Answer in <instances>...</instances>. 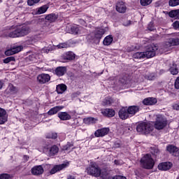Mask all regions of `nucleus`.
Listing matches in <instances>:
<instances>
[{"label": "nucleus", "mask_w": 179, "mask_h": 179, "mask_svg": "<svg viewBox=\"0 0 179 179\" xmlns=\"http://www.w3.org/2000/svg\"><path fill=\"white\" fill-rule=\"evenodd\" d=\"M179 44V39L177 38V39H171V48L172 45H178Z\"/></svg>", "instance_id": "nucleus-45"}, {"label": "nucleus", "mask_w": 179, "mask_h": 179, "mask_svg": "<svg viewBox=\"0 0 179 179\" xmlns=\"http://www.w3.org/2000/svg\"><path fill=\"white\" fill-rule=\"evenodd\" d=\"M177 36H179V34H177Z\"/></svg>", "instance_id": "nucleus-62"}, {"label": "nucleus", "mask_w": 179, "mask_h": 179, "mask_svg": "<svg viewBox=\"0 0 179 179\" xmlns=\"http://www.w3.org/2000/svg\"><path fill=\"white\" fill-rule=\"evenodd\" d=\"M68 179H75V177L73 176L72 175H69Z\"/></svg>", "instance_id": "nucleus-59"}, {"label": "nucleus", "mask_w": 179, "mask_h": 179, "mask_svg": "<svg viewBox=\"0 0 179 179\" xmlns=\"http://www.w3.org/2000/svg\"><path fill=\"white\" fill-rule=\"evenodd\" d=\"M3 87V83H2V81H0V90H2Z\"/></svg>", "instance_id": "nucleus-58"}, {"label": "nucleus", "mask_w": 179, "mask_h": 179, "mask_svg": "<svg viewBox=\"0 0 179 179\" xmlns=\"http://www.w3.org/2000/svg\"><path fill=\"white\" fill-rule=\"evenodd\" d=\"M0 2H2V0H0Z\"/></svg>", "instance_id": "nucleus-61"}, {"label": "nucleus", "mask_w": 179, "mask_h": 179, "mask_svg": "<svg viewBox=\"0 0 179 179\" xmlns=\"http://www.w3.org/2000/svg\"><path fill=\"white\" fill-rule=\"evenodd\" d=\"M62 109H64V106H55V108H52L48 112V115H49L50 116H52V115H55L56 113L59 112V110H62Z\"/></svg>", "instance_id": "nucleus-27"}, {"label": "nucleus", "mask_w": 179, "mask_h": 179, "mask_svg": "<svg viewBox=\"0 0 179 179\" xmlns=\"http://www.w3.org/2000/svg\"><path fill=\"white\" fill-rule=\"evenodd\" d=\"M113 99H112V98H106V99H104L103 101V104L110 105L111 103H113Z\"/></svg>", "instance_id": "nucleus-44"}, {"label": "nucleus", "mask_w": 179, "mask_h": 179, "mask_svg": "<svg viewBox=\"0 0 179 179\" xmlns=\"http://www.w3.org/2000/svg\"><path fill=\"white\" fill-rule=\"evenodd\" d=\"M171 48V39H169L168 42H166L164 45H163L162 48V52H166V51H169Z\"/></svg>", "instance_id": "nucleus-28"}, {"label": "nucleus", "mask_w": 179, "mask_h": 179, "mask_svg": "<svg viewBox=\"0 0 179 179\" xmlns=\"http://www.w3.org/2000/svg\"><path fill=\"white\" fill-rule=\"evenodd\" d=\"M57 17H58V15H57L56 13H49L45 16L46 20H48L49 22H55Z\"/></svg>", "instance_id": "nucleus-29"}, {"label": "nucleus", "mask_w": 179, "mask_h": 179, "mask_svg": "<svg viewBox=\"0 0 179 179\" xmlns=\"http://www.w3.org/2000/svg\"><path fill=\"white\" fill-rule=\"evenodd\" d=\"M169 15L171 17H175L176 19H179V9L170 10Z\"/></svg>", "instance_id": "nucleus-36"}, {"label": "nucleus", "mask_w": 179, "mask_h": 179, "mask_svg": "<svg viewBox=\"0 0 179 179\" xmlns=\"http://www.w3.org/2000/svg\"><path fill=\"white\" fill-rule=\"evenodd\" d=\"M59 151V147H57V145H52L49 148L48 155L50 157H52L54 155H56V154H58Z\"/></svg>", "instance_id": "nucleus-25"}, {"label": "nucleus", "mask_w": 179, "mask_h": 179, "mask_svg": "<svg viewBox=\"0 0 179 179\" xmlns=\"http://www.w3.org/2000/svg\"><path fill=\"white\" fill-rule=\"evenodd\" d=\"M69 162H66V164H62L61 165H55L52 169L50 171L51 175H54L59 171H62V169H64L65 168H67L69 166Z\"/></svg>", "instance_id": "nucleus-11"}, {"label": "nucleus", "mask_w": 179, "mask_h": 179, "mask_svg": "<svg viewBox=\"0 0 179 179\" xmlns=\"http://www.w3.org/2000/svg\"><path fill=\"white\" fill-rule=\"evenodd\" d=\"M169 71L173 76H177L179 73L178 67H177L176 64H173Z\"/></svg>", "instance_id": "nucleus-37"}, {"label": "nucleus", "mask_w": 179, "mask_h": 179, "mask_svg": "<svg viewBox=\"0 0 179 179\" xmlns=\"http://www.w3.org/2000/svg\"><path fill=\"white\" fill-rule=\"evenodd\" d=\"M83 121L85 124H94L98 122V119L94 117H85Z\"/></svg>", "instance_id": "nucleus-31"}, {"label": "nucleus", "mask_w": 179, "mask_h": 179, "mask_svg": "<svg viewBox=\"0 0 179 179\" xmlns=\"http://www.w3.org/2000/svg\"><path fill=\"white\" fill-rule=\"evenodd\" d=\"M101 113L103 116H106L107 117H113L115 115V112L113 109H103Z\"/></svg>", "instance_id": "nucleus-20"}, {"label": "nucleus", "mask_w": 179, "mask_h": 179, "mask_svg": "<svg viewBox=\"0 0 179 179\" xmlns=\"http://www.w3.org/2000/svg\"><path fill=\"white\" fill-rule=\"evenodd\" d=\"M66 67H57L55 70V74L58 77H62L66 74Z\"/></svg>", "instance_id": "nucleus-22"}, {"label": "nucleus", "mask_w": 179, "mask_h": 179, "mask_svg": "<svg viewBox=\"0 0 179 179\" xmlns=\"http://www.w3.org/2000/svg\"><path fill=\"white\" fill-rule=\"evenodd\" d=\"M114 163L115 164V165H119L120 162L117 159H115Z\"/></svg>", "instance_id": "nucleus-60"}, {"label": "nucleus", "mask_w": 179, "mask_h": 179, "mask_svg": "<svg viewBox=\"0 0 179 179\" xmlns=\"http://www.w3.org/2000/svg\"><path fill=\"white\" fill-rule=\"evenodd\" d=\"M44 172V169L42 165H37L36 166H34L31 168V173L36 176H38L39 175H42Z\"/></svg>", "instance_id": "nucleus-13"}, {"label": "nucleus", "mask_w": 179, "mask_h": 179, "mask_svg": "<svg viewBox=\"0 0 179 179\" xmlns=\"http://www.w3.org/2000/svg\"><path fill=\"white\" fill-rule=\"evenodd\" d=\"M150 151L151 154L152 155H154L155 157H157V155H159V154H160V151H159V148H157V147H151Z\"/></svg>", "instance_id": "nucleus-39"}, {"label": "nucleus", "mask_w": 179, "mask_h": 179, "mask_svg": "<svg viewBox=\"0 0 179 179\" xmlns=\"http://www.w3.org/2000/svg\"><path fill=\"white\" fill-rule=\"evenodd\" d=\"M58 48H66V47H68L67 43H59L57 46Z\"/></svg>", "instance_id": "nucleus-52"}, {"label": "nucleus", "mask_w": 179, "mask_h": 179, "mask_svg": "<svg viewBox=\"0 0 179 179\" xmlns=\"http://www.w3.org/2000/svg\"><path fill=\"white\" fill-rule=\"evenodd\" d=\"M173 108L175 110H179V102H178L177 103H174L173 105Z\"/></svg>", "instance_id": "nucleus-56"}, {"label": "nucleus", "mask_w": 179, "mask_h": 179, "mask_svg": "<svg viewBox=\"0 0 179 179\" xmlns=\"http://www.w3.org/2000/svg\"><path fill=\"white\" fill-rule=\"evenodd\" d=\"M0 179H10V175L8 173H2L0 175Z\"/></svg>", "instance_id": "nucleus-50"}, {"label": "nucleus", "mask_w": 179, "mask_h": 179, "mask_svg": "<svg viewBox=\"0 0 179 179\" xmlns=\"http://www.w3.org/2000/svg\"><path fill=\"white\" fill-rule=\"evenodd\" d=\"M74 143L73 142L71 143H67L66 145H64L63 150L65 151H67L68 150H70L72 147H73Z\"/></svg>", "instance_id": "nucleus-41"}, {"label": "nucleus", "mask_w": 179, "mask_h": 179, "mask_svg": "<svg viewBox=\"0 0 179 179\" xmlns=\"http://www.w3.org/2000/svg\"><path fill=\"white\" fill-rule=\"evenodd\" d=\"M138 112H139V106H129V116H134V115H136V113H137Z\"/></svg>", "instance_id": "nucleus-24"}, {"label": "nucleus", "mask_w": 179, "mask_h": 179, "mask_svg": "<svg viewBox=\"0 0 179 179\" xmlns=\"http://www.w3.org/2000/svg\"><path fill=\"white\" fill-rule=\"evenodd\" d=\"M169 5L171 6H176L177 5H179V0H170Z\"/></svg>", "instance_id": "nucleus-46"}, {"label": "nucleus", "mask_w": 179, "mask_h": 179, "mask_svg": "<svg viewBox=\"0 0 179 179\" xmlns=\"http://www.w3.org/2000/svg\"><path fill=\"white\" fill-rule=\"evenodd\" d=\"M38 59H39V55H38L37 53H32L31 55L28 56L27 60L29 62H37Z\"/></svg>", "instance_id": "nucleus-33"}, {"label": "nucleus", "mask_w": 179, "mask_h": 179, "mask_svg": "<svg viewBox=\"0 0 179 179\" xmlns=\"http://www.w3.org/2000/svg\"><path fill=\"white\" fill-rule=\"evenodd\" d=\"M55 48V46H48V48H43L42 49V52H49V51H52Z\"/></svg>", "instance_id": "nucleus-42"}, {"label": "nucleus", "mask_w": 179, "mask_h": 179, "mask_svg": "<svg viewBox=\"0 0 179 179\" xmlns=\"http://www.w3.org/2000/svg\"><path fill=\"white\" fill-rule=\"evenodd\" d=\"M113 179H127L126 176H122L121 175H117L116 176H113Z\"/></svg>", "instance_id": "nucleus-53"}, {"label": "nucleus", "mask_w": 179, "mask_h": 179, "mask_svg": "<svg viewBox=\"0 0 179 179\" xmlns=\"http://www.w3.org/2000/svg\"><path fill=\"white\" fill-rule=\"evenodd\" d=\"M136 130L138 133H141L143 134H149L154 130V126L151 123H139L136 127Z\"/></svg>", "instance_id": "nucleus-3"}, {"label": "nucleus", "mask_w": 179, "mask_h": 179, "mask_svg": "<svg viewBox=\"0 0 179 179\" xmlns=\"http://www.w3.org/2000/svg\"><path fill=\"white\" fill-rule=\"evenodd\" d=\"M173 26L174 29H179V21H175V22L173 24Z\"/></svg>", "instance_id": "nucleus-55"}, {"label": "nucleus", "mask_w": 179, "mask_h": 179, "mask_svg": "<svg viewBox=\"0 0 179 179\" xmlns=\"http://www.w3.org/2000/svg\"><path fill=\"white\" fill-rule=\"evenodd\" d=\"M24 159L25 161H28L29 159V157H28L27 155H24Z\"/></svg>", "instance_id": "nucleus-57"}, {"label": "nucleus", "mask_w": 179, "mask_h": 179, "mask_svg": "<svg viewBox=\"0 0 179 179\" xmlns=\"http://www.w3.org/2000/svg\"><path fill=\"white\" fill-rule=\"evenodd\" d=\"M166 150L170 154H172L174 157H177L179 154V148L176 147V145H168Z\"/></svg>", "instance_id": "nucleus-17"}, {"label": "nucleus", "mask_w": 179, "mask_h": 179, "mask_svg": "<svg viewBox=\"0 0 179 179\" xmlns=\"http://www.w3.org/2000/svg\"><path fill=\"white\" fill-rule=\"evenodd\" d=\"M8 122V115L5 109L0 108V124H3Z\"/></svg>", "instance_id": "nucleus-14"}, {"label": "nucleus", "mask_w": 179, "mask_h": 179, "mask_svg": "<svg viewBox=\"0 0 179 179\" xmlns=\"http://www.w3.org/2000/svg\"><path fill=\"white\" fill-rule=\"evenodd\" d=\"M23 46H13L10 50H6L5 52L6 56H12L13 55H16V52H20L22 50Z\"/></svg>", "instance_id": "nucleus-9"}, {"label": "nucleus", "mask_w": 179, "mask_h": 179, "mask_svg": "<svg viewBox=\"0 0 179 179\" xmlns=\"http://www.w3.org/2000/svg\"><path fill=\"white\" fill-rule=\"evenodd\" d=\"M168 124V120L165 116L157 115L155 123V127L157 130H163Z\"/></svg>", "instance_id": "nucleus-4"}, {"label": "nucleus", "mask_w": 179, "mask_h": 179, "mask_svg": "<svg viewBox=\"0 0 179 179\" xmlns=\"http://www.w3.org/2000/svg\"><path fill=\"white\" fill-rule=\"evenodd\" d=\"M76 56L73 52H68L62 56L63 62H67V60H74Z\"/></svg>", "instance_id": "nucleus-18"}, {"label": "nucleus", "mask_w": 179, "mask_h": 179, "mask_svg": "<svg viewBox=\"0 0 179 179\" xmlns=\"http://www.w3.org/2000/svg\"><path fill=\"white\" fill-rule=\"evenodd\" d=\"M140 2L141 5L146 6L147 5H150L152 2V0H141Z\"/></svg>", "instance_id": "nucleus-43"}, {"label": "nucleus", "mask_w": 179, "mask_h": 179, "mask_svg": "<svg viewBox=\"0 0 179 179\" xmlns=\"http://www.w3.org/2000/svg\"><path fill=\"white\" fill-rule=\"evenodd\" d=\"M110 131L109 127H103V129H99L95 131V137H103L108 134Z\"/></svg>", "instance_id": "nucleus-10"}, {"label": "nucleus", "mask_w": 179, "mask_h": 179, "mask_svg": "<svg viewBox=\"0 0 179 179\" xmlns=\"http://www.w3.org/2000/svg\"><path fill=\"white\" fill-rule=\"evenodd\" d=\"M39 84H45L50 80V76L49 74H40L37 77Z\"/></svg>", "instance_id": "nucleus-12"}, {"label": "nucleus", "mask_w": 179, "mask_h": 179, "mask_svg": "<svg viewBox=\"0 0 179 179\" xmlns=\"http://www.w3.org/2000/svg\"><path fill=\"white\" fill-rule=\"evenodd\" d=\"M106 31V29H103V28H97V29L91 32L88 36V38H91V40H94V41H100Z\"/></svg>", "instance_id": "nucleus-5"}, {"label": "nucleus", "mask_w": 179, "mask_h": 179, "mask_svg": "<svg viewBox=\"0 0 179 179\" xmlns=\"http://www.w3.org/2000/svg\"><path fill=\"white\" fill-rule=\"evenodd\" d=\"M134 59H145V52H136L133 55Z\"/></svg>", "instance_id": "nucleus-38"}, {"label": "nucleus", "mask_w": 179, "mask_h": 179, "mask_svg": "<svg viewBox=\"0 0 179 179\" xmlns=\"http://www.w3.org/2000/svg\"><path fill=\"white\" fill-rule=\"evenodd\" d=\"M87 173L99 178L100 176V168L96 164L92 163L87 168Z\"/></svg>", "instance_id": "nucleus-6"}, {"label": "nucleus", "mask_w": 179, "mask_h": 179, "mask_svg": "<svg viewBox=\"0 0 179 179\" xmlns=\"http://www.w3.org/2000/svg\"><path fill=\"white\" fill-rule=\"evenodd\" d=\"M113 41V36L112 35H108V36H106L103 41V43L104 45H110V44H112Z\"/></svg>", "instance_id": "nucleus-32"}, {"label": "nucleus", "mask_w": 179, "mask_h": 179, "mask_svg": "<svg viewBox=\"0 0 179 179\" xmlns=\"http://www.w3.org/2000/svg\"><path fill=\"white\" fill-rule=\"evenodd\" d=\"M175 88H176L177 90H179V77H178V78L175 82Z\"/></svg>", "instance_id": "nucleus-54"}, {"label": "nucleus", "mask_w": 179, "mask_h": 179, "mask_svg": "<svg viewBox=\"0 0 179 179\" xmlns=\"http://www.w3.org/2000/svg\"><path fill=\"white\" fill-rule=\"evenodd\" d=\"M145 78L147 80L152 81L153 80H155L156 76L155 74H149L148 76H146Z\"/></svg>", "instance_id": "nucleus-49"}, {"label": "nucleus", "mask_w": 179, "mask_h": 179, "mask_svg": "<svg viewBox=\"0 0 179 179\" xmlns=\"http://www.w3.org/2000/svg\"><path fill=\"white\" fill-rule=\"evenodd\" d=\"M171 166H173L171 162H161V164L158 165V169H159V171H169V169H171Z\"/></svg>", "instance_id": "nucleus-16"}, {"label": "nucleus", "mask_w": 179, "mask_h": 179, "mask_svg": "<svg viewBox=\"0 0 179 179\" xmlns=\"http://www.w3.org/2000/svg\"><path fill=\"white\" fill-rule=\"evenodd\" d=\"M47 138H52V139H55L57 138V133H53V132H50L48 133L46 136Z\"/></svg>", "instance_id": "nucleus-40"}, {"label": "nucleus", "mask_w": 179, "mask_h": 179, "mask_svg": "<svg viewBox=\"0 0 179 179\" xmlns=\"http://www.w3.org/2000/svg\"><path fill=\"white\" fill-rule=\"evenodd\" d=\"M140 164L145 169H152L155 166V161L150 154H146L141 158Z\"/></svg>", "instance_id": "nucleus-2"}, {"label": "nucleus", "mask_w": 179, "mask_h": 179, "mask_svg": "<svg viewBox=\"0 0 179 179\" xmlns=\"http://www.w3.org/2000/svg\"><path fill=\"white\" fill-rule=\"evenodd\" d=\"M15 57H7V59H5L3 60V63H5L6 64H8V63H10V62H15Z\"/></svg>", "instance_id": "nucleus-47"}, {"label": "nucleus", "mask_w": 179, "mask_h": 179, "mask_svg": "<svg viewBox=\"0 0 179 179\" xmlns=\"http://www.w3.org/2000/svg\"><path fill=\"white\" fill-rule=\"evenodd\" d=\"M119 117H120V119H122V120H125L126 119L129 118V108L128 109H126L125 108H122V109H120L119 110L118 113Z\"/></svg>", "instance_id": "nucleus-15"}, {"label": "nucleus", "mask_w": 179, "mask_h": 179, "mask_svg": "<svg viewBox=\"0 0 179 179\" xmlns=\"http://www.w3.org/2000/svg\"><path fill=\"white\" fill-rule=\"evenodd\" d=\"M30 29L29 27H10L6 32V37H22L29 34Z\"/></svg>", "instance_id": "nucleus-1"}, {"label": "nucleus", "mask_w": 179, "mask_h": 179, "mask_svg": "<svg viewBox=\"0 0 179 179\" xmlns=\"http://www.w3.org/2000/svg\"><path fill=\"white\" fill-rule=\"evenodd\" d=\"M157 103V99L156 98H146L143 101V103L147 106L155 105Z\"/></svg>", "instance_id": "nucleus-23"}, {"label": "nucleus", "mask_w": 179, "mask_h": 179, "mask_svg": "<svg viewBox=\"0 0 179 179\" xmlns=\"http://www.w3.org/2000/svg\"><path fill=\"white\" fill-rule=\"evenodd\" d=\"M58 117L60 120H70L71 119V115L67 112H59Z\"/></svg>", "instance_id": "nucleus-21"}, {"label": "nucleus", "mask_w": 179, "mask_h": 179, "mask_svg": "<svg viewBox=\"0 0 179 179\" xmlns=\"http://www.w3.org/2000/svg\"><path fill=\"white\" fill-rule=\"evenodd\" d=\"M148 29L150 30V31H153V30L156 29L154 22H150V24L148 25Z\"/></svg>", "instance_id": "nucleus-48"}, {"label": "nucleus", "mask_w": 179, "mask_h": 179, "mask_svg": "<svg viewBox=\"0 0 179 179\" xmlns=\"http://www.w3.org/2000/svg\"><path fill=\"white\" fill-rule=\"evenodd\" d=\"M39 1H41V0H28L27 3H28V5L31 6L32 5H34L35 3H38V2H39Z\"/></svg>", "instance_id": "nucleus-51"}, {"label": "nucleus", "mask_w": 179, "mask_h": 179, "mask_svg": "<svg viewBox=\"0 0 179 179\" xmlns=\"http://www.w3.org/2000/svg\"><path fill=\"white\" fill-rule=\"evenodd\" d=\"M67 87L65 84H59L57 86V94H63L66 91Z\"/></svg>", "instance_id": "nucleus-30"}, {"label": "nucleus", "mask_w": 179, "mask_h": 179, "mask_svg": "<svg viewBox=\"0 0 179 179\" xmlns=\"http://www.w3.org/2000/svg\"><path fill=\"white\" fill-rule=\"evenodd\" d=\"M17 88L14 87L12 84H10L7 88V92H8V94H17Z\"/></svg>", "instance_id": "nucleus-34"}, {"label": "nucleus", "mask_w": 179, "mask_h": 179, "mask_svg": "<svg viewBox=\"0 0 179 179\" xmlns=\"http://www.w3.org/2000/svg\"><path fill=\"white\" fill-rule=\"evenodd\" d=\"M159 46L157 45H150L148 46L146 52H144V59L147 57V59H150L151 57H154L156 55V51H157Z\"/></svg>", "instance_id": "nucleus-7"}, {"label": "nucleus", "mask_w": 179, "mask_h": 179, "mask_svg": "<svg viewBox=\"0 0 179 179\" xmlns=\"http://www.w3.org/2000/svg\"><path fill=\"white\" fill-rule=\"evenodd\" d=\"M99 176L101 179H110V176L108 171L107 169H101L99 168Z\"/></svg>", "instance_id": "nucleus-19"}, {"label": "nucleus", "mask_w": 179, "mask_h": 179, "mask_svg": "<svg viewBox=\"0 0 179 179\" xmlns=\"http://www.w3.org/2000/svg\"><path fill=\"white\" fill-rule=\"evenodd\" d=\"M127 9V6L123 1H119L116 3V10L120 13H124Z\"/></svg>", "instance_id": "nucleus-8"}, {"label": "nucleus", "mask_w": 179, "mask_h": 179, "mask_svg": "<svg viewBox=\"0 0 179 179\" xmlns=\"http://www.w3.org/2000/svg\"><path fill=\"white\" fill-rule=\"evenodd\" d=\"M83 28L82 27H78V25H74L71 27L69 33H72V34H79V33H82V30Z\"/></svg>", "instance_id": "nucleus-26"}, {"label": "nucleus", "mask_w": 179, "mask_h": 179, "mask_svg": "<svg viewBox=\"0 0 179 179\" xmlns=\"http://www.w3.org/2000/svg\"><path fill=\"white\" fill-rule=\"evenodd\" d=\"M48 8H49L48 5H43L42 6H40V8H38L36 9V13H38V15H41V13H45V12L48 10Z\"/></svg>", "instance_id": "nucleus-35"}, {"label": "nucleus", "mask_w": 179, "mask_h": 179, "mask_svg": "<svg viewBox=\"0 0 179 179\" xmlns=\"http://www.w3.org/2000/svg\"><path fill=\"white\" fill-rule=\"evenodd\" d=\"M178 160H179V158H178Z\"/></svg>", "instance_id": "nucleus-63"}]
</instances>
